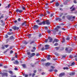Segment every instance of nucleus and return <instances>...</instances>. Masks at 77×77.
<instances>
[{"label":"nucleus","instance_id":"1","mask_svg":"<svg viewBox=\"0 0 77 77\" xmlns=\"http://www.w3.org/2000/svg\"><path fill=\"white\" fill-rule=\"evenodd\" d=\"M27 55H29L28 56V57H29V58H31L32 57H33V56H35V53H33L31 54V53H30V52H27Z\"/></svg>","mask_w":77,"mask_h":77},{"label":"nucleus","instance_id":"2","mask_svg":"<svg viewBox=\"0 0 77 77\" xmlns=\"http://www.w3.org/2000/svg\"><path fill=\"white\" fill-rule=\"evenodd\" d=\"M52 41H53V38L49 36L48 38V39H45V42L46 43L47 42H52Z\"/></svg>","mask_w":77,"mask_h":77},{"label":"nucleus","instance_id":"3","mask_svg":"<svg viewBox=\"0 0 77 77\" xmlns=\"http://www.w3.org/2000/svg\"><path fill=\"white\" fill-rule=\"evenodd\" d=\"M36 37H34V38H32V39H30V41H31L30 43V44H34L35 43V39Z\"/></svg>","mask_w":77,"mask_h":77},{"label":"nucleus","instance_id":"4","mask_svg":"<svg viewBox=\"0 0 77 77\" xmlns=\"http://www.w3.org/2000/svg\"><path fill=\"white\" fill-rule=\"evenodd\" d=\"M0 74H1L2 77H4V76H6L7 77L8 75V73L6 72L2 73V72H0Z\"/></svg>","mask_w":77,"mask_h":77},{"label":"nucleus","instance_id":"5","mask_svg":"<svg viewBox=\"0 0 77 77\" xmlns=\"http://www.w3.org/2000/svg\"><path fill=\"white\" fill-rule=\"evenodd\" d=\"M12 29L14 30H18L19 29V27H18L16 26H14L12 27Z\"/></svg>","mask_w":77,"mask_h":77},{"label":"nucleus","instance_id":"6","mask_svg":"<svg viewBox=\"0 0 77 77\" xmlns=\"http://www.w3.org/2000/svg\"><path fill=\"white\" fill-rule=\"evenodd\" d=\"M33 28L34 30H38L39 29V26L36 25H35L34 26Z\"/></svg>","mask_w":77,"mask_h":77},{"label":"nucleus","instance_id":"7","mask_svg":"<svg viewBox=\"0 0 77 77\" xmlns=\"http://www.w3.org/2000/svg\"><path fill=\"white\" fill-rule=\"evenodd\" d=\"M16 12L17 13L19 12V13H22L23 12V10H20L19 9H17L16 10Z\"/></svg>","mask_w":77,"mask_h":77},{"label":"nucleus","instance_id":"8","mask_svg":"<svg viewBox=\"0 0 77 77\" xmlns=\"http://www.w3.org/2000/svg\"><path fill=\"white\" fill-rule=\"evenodd\" d=\"M50 68H52V69H50V70H48V71H49V72H53V69H54V68H55V67L53 66H51Z\"/></svg>","mask_w":77,"mask_h":77},{"label":"nucleus","instance_id":"9","mask_svg":"<svg viewBox=\"0 0 77 77\" xmlns=\"http://www.w3.org/2000/svg\"><path fill=\"white\" fill-rule=\"evenodd\" d=\"M59 41V39L57 38H55L52 42V43L53 44H54V42H58Z\"/></svg>","mask_w":77,"mask_h":77},{"label":"nucleus","instance_id":"10","mask_svg":"<svg viewBox=\"0 0 77 77\" xmlns=\"http://www.w3.org/2000/svg\"><path fill=\"white\" fill-rule=\"evenodd\" d=\"M46 22V24L47 25H49L51 24V23L50 21H49V20H47L45 21Z\"/></svg>","mask_w":77,"mask_h":77},{"label":"nucleus","instance_id":"11","mask_svg":"<svg viewBox=\"0 0 77 77\" xmlns=\"http://www.w3.org/2000/svg\"><path fill=\"white\" fill-rule=\"evenodd\" d=\"M26 23H27V22L26 21H24V22H23L22 24H21V26H26L27 25L26 24Z\"/></svg>","mask_w":77,"mask_h":77},{"label":"nucleus","instance_id":"12","mask_svg":"<svg viewBox=\"0 0 77 77\" xmlns=\"http://www.w3.org/2000/svg\"><path fill=\"white\" fill-rule=\"evenodd\" d=\"M49 45H46L45 46V47H46L45 48V50H48V49H49Z\"/></svg>","mask_w":77,"mask_h":77},{"label":"nucleus","instance_id":"13","mask_svg":"<svg viewBox=\"0 0 77 77\" xmlns=\"http://www.w3.org/2000/svg\"><path fill=\"white\" fill-rule=\"evenodd\" d=\"M14 39H15V38L13 36H11L9 38L10 40H14Z\"/></svg>","mask_w":77,"mask_h":77},{"label":"nucleus","instance_id":"14","mask_svg":"<svg viewBox=\"0 0 77 77\" xmlns=\"http://www.w3.org/2000/svg\"><path fill=\"white\" fill-rule=\"evenodd\" d=\"M51 65V63L49 62H48L47 63H45V65L46 66H48Z\"/></svg>","mask_w":77,"mask_h":77},{"label":"nucleus","instance_id":"15","mask_svg":"<svg viewBox=\"0 0 77 77\" xmlns=\"http://www.w3.org/2000/svg\"><path fill=\"white\" fill-rule=\"evenodd\" d=\"M65 75V73H61L59 75V77H62V76Z\"/></svg>","mask_w":77,"mask_h":77},{"label":"nucleus","instance_id":"16","mask_svg":"<svg viewBox=\"0 0 77 77\" xmlns=\"http://www.w3.org/2000/svg\"><path fill=\"white\" fill-rule=\"evenodd\" d=\"M55 20H56V21L58 20V21H60L62 20V19H61V18H60V17L56 18L55 19Z\"/></svg>","mask_w":77,"mask_h":77},{"label":"nucleus","instance_id":"17","mask_svg":"<svg viewBox=\"0 0 77 77\" xmlns=\"http://www.w3.org/2000/svg\"><path fill=\"white\" fill-rule=\"evenodd\" d=\"M75 73V72H70L69 74V75H74Z\"/></svg>","mask_w":77,"mask_h":77},{"label":"nucleus","instance_id":"18","mask_svg":"<svg viewBox=\"0 0 77 77\" xmlns=\"http://www.w3.org/2000/svg\"><path fill=\"white\" fill-rule=\"evenodd\" d=\"M68 49H69V47H67L66 48L65 51H66V52H68L69 51H71V49L69 50H69H68Z\"/></svg>","mask_w":77,"mask_h":77},{"label":"nucleus","instance_id":"19","mask_svg":"<svg viewBox=\"0 0 77 77\" xmlns=\"http://www.w3.org/2000/svg\"><path fill=\"white\" fill-rule=\"evenodd\" d=\"M66 17L69 20H71V19H72V17H70L69 16H67Z\"/></svg>","mask_w":77,"mask_h":77},{"label":"nucleus","instance_id":"20","mask_svg":"<svg viewBox=\"0 0 77 77\" xmlns=\"http://www.w3.org/2000/svg\"><path fill=\"white\" fill-rule=\"evenodd\" d=\"M13 63H14V64H18L19 63L18 62V61L15 60V62H14Z\"/></svg>","mask_w":77,"mask_h":77},{"label":"nucleus","instance_id":"21","mask_svg":"<svg viewBox=\"0 0 77 77\" xmlns=\"http://www.w3.org/2000/svg\"><path fill=\"white\" fill-rule=\"evenodd\" d=\"M29 43V42H27L26 41H24L23 42V44H25V45H27V44H28Z\"/></svg>","mask_w":77,"mask_h":77},{"label":"nucleus","instance_id":"22","mask_svg":"<svg viewBox=\"0 0 77 77\" xmlns=\"http://www.w3.org/2000/svg\"><path fill=\"white\" fill-rule=\"evenodd\" d=\"M12 34H13V32H12L11 33L10 32H8L7 33V35H11Z\"/></svg>","mask_w":77,"mask_h":77},{"label":"nucleus","instance_id":"23","mask_svg":"<svg viewBox=\"0 0 77 77\" xmlns=\"http://www.w3.org/2000/svg\"><path fill=\"white\" fill-rule=\"evenodd\" d=\"M10 6H11V5L8 4L7 6H6L5 7V8H10Z\"/></svg>","mask_w":77,"mask_h":77},{"label":"nucleus","instance_id":"24","mask_svg":"<svg viewBox=\"0 0 77 77\" xmlns=\"http://www.w3.org/2000/svg\"><path fill=\"white\" fill-rule=\"evenodd\" d=\"M56 6L57 7H58V6H59V4L58 2H56Z\"/></svg>","mask_w":77,"mask_h":77},{"label":"nucleus","instance_id":"25","mask_svg":"<svg viewBox=\"0 0 77 77\" xmlns=\"http://www.w3.org/2000/svg\"><path fill=\"white\" fill-rule=\"evenodd\" d=\"M50 57H51L50 55H48V57L47 58V60H50V59H51Z\"/></svg>","mask_w":77,"mask_h":77},{"label":"nucleus","instance_id":"26","mask_svg":"<svg viewBox=\"0 0 77 77\" xmlns=\"http://www.w3.org/2000/svg\"><path fill=\"white\" fill-rule=\"evenodd\" d=\"M69 69V68L67 67H64L63 68V69H64V70L65 69L68 70Z\"/></svg>","mask_w":77,"mask_h":77},{"label":"nucleus","instance_id":"27","mask_svg":"<svg viewBox=\"0 0 77 77\" xmlns=\"http://www.w3.org/2000/svg\"><path fill=\"white\" fill-rule=\"evenodd\" d=\"M28 37L29 38H31V37H32V34H29L28 35Z\"/></svg>","mask_w":77,"mask_h":77},{"label":"nucleus","instance_id":"28","mask_svg":"<svg viewBox=\"0 0 77 77\" xmlns=\"http://www.w3.org/2000/svg\"><path fill=\"white\" fill-rule=\"evenodd\" d=\"M22 8L23 10L26 11V8L24 6L22 7Z\"/></svg>","mask_w":77,"mask_h":77},{"label":"nucleus","instance_id":"29","mask_svg":"<svg viewBox=\"0 0 77 77\" xmlns=\"http://www.w3.org/2000/svg\"><path fill=\"white\" fill-rule=\"evenodd\" d=\"M22 66H23V68H26V64H22Z\"/></svg>","mask_w":77,"mask_h":77},{"label":"nucleus","instance_id":"30","mask_svg":"<svg viewBox=\"0 0 77 77\" xmlns=\"http://www.w3.org/2000/svg\"><path fill=\"white\" fill-rule=\"evenodd\" d=\"M42 24H43V25H45V24H46V22L45 21H43L42 22Z\"/></svg>","mask_w":77,"mask_h":77},{"label":"nucleus","instance_id":"31","mask_svg":"<svg viewBox=\"0 0 77 77\" xmlns=\"http://www.w3.org/2000/svg\"><path fill=\"white\" fill-rule=\"evenodd\" d=\"M9 50V49H7L6 51L4 52V54H5V53H6L7 51H8V50Z\"/></svg>","mask_w":77,"mask_h":77},{"label":"nucleus","instance_id":"32","mask_svg":"<svg viewBox=\"0 0 77 77\" xmlns=\"http://www.w3.org/2000/svg\"><path fill=\"white\" fill-rule=\"evenodd\" d=\"M42 62H45V61H46V59H42L41 60Z\"/></svg>","mask_w":77,"mask_h":77},{"label":"nucleus","instance_id":"33","mask_svg":"<svg viewBox=\"0 0 77 77\" xmlns=\"http://www.w3.org/2000/svg\"><path fill=\"white\" fill-rule=\"evenodd\" d=\"M2 49H3V50H4V49H5V47L4 46H3V45H2V47L1 48Z\"/></svg>","mask_w":77,"mask_h":77},{"label":"nucleus","instance_id":"34","mask_svg":"<svg viewBox=\"0 0 77 77\" xmlns=\"http://www.w3.org/2000/svg\"><path fill=\"white\" fill-rule=\"evenodd\" d=\"M75 8H72V9L71 10V11H72H72H75Z\"/></svg>","mask_w":77,"mask_h":77},{"label":"nucleus","instance_id":"35","mask_svg":"<svg viewBox=\"0 0 77 77\" xmlns=\"http://www.w3.org/2000/svg\"><path fill=\"white\" fill-rule=\"evenodd\" d=\"M63 15V13H62L60 14L59 17H62V15Z\"/></svg>","mask_w":77,"mask_h":77},{"label":"nucleus","instance_id":"36","mask_svg":"<svg viewBox=\"0 0 77 77\" xmlns=\"http://www.w3.org/2000/svg\"><path fill=\"white\" fill-rule=\"evenodd\" d=\"M40 17H44V14H41L39 15Z\"/></svg>","mask_w":77,"mask_h":77},{"label":"nucleus","instance_id":"37","mask_svg":"<svg viewBox=\"0 0 77 77\" xmlns=\"http://www.w3.org/2000/svg\"><path fill=\"white\" fill-rule=\"evenodd\" d=\"M45 50V48H44V47H43L41 49L42 51H44V50Z\"/></svg>","mask_w":77,"mask_h":77},{"label":"nucleus","instance_id":"38","mask_svg":"<svg viewBox=\"0 0 77 77\" xmlns=\"http://www.w3.org/2000/svg\"><path fill=\"white\" fill-rule=\"evenodd\" d=\"M31 51L32 53H33V52H35V50L33 49H32L31 50Z\"/></svg>","mask_w":77,"mask_h":77},{"label":"nucleus","instance_id":"39","mask_svg":"<svg viewBox=\"0 0 77 77\" xmlns=\"http://www.w3.org/2000/svg\"><path fill=\"white\" fill-rule=\"evenodd\" d=\"M47 32L48 33H49V34H50V32H51V30H48Z\"/></svg>","mask_w":77,"mask_h":77},{"label":"nucleus","instance_id":"40","mask_svg":"<svg viewBox=\"0 0 77 77\" xmlns=\"http://www.w3.org/2000/svg\"><path fill=\"white\" fill-rule=\"evenodd\" d=\"M5 48H8L9 47V45H5Z\"/></svg>","mask_w":77,"mask_h":77},{"label":"nucleus","instance_id":"41","mask_svg":"<svg viewBox=\"0 0 77 77\" xmlns=\"http://www.w3.org/2000/svg\"><path fill=\"white\" fill-rule=\"evenodd\" d=\"M66 40H67V41L68 40H70V37H67L66 39Z\"/></svg>","mask_w":77,"mask_h":77},{"label":"nucleus","instance_id":"42","mask_svg":"<svg viewBox=\"0 0 77 77\" xmlns=\"http://www.w3.org/2000/svg\"><path fill=\"white\" fill-rule=\"evenodd\" d=\"M75 65V62H73V63H72L71 66H72V65Z\"/></svg>","mask_w":77,"mask_h":77},{"label":"nucleus","instance_id":"43","mask_svg":"<svg viewBox=\"0 0 77 77\" xmlns=\"http://www.w3.org/2000/svg\"><path fill=\"white\" fill-rule=\"evenodd\" d=\"M39 56V53H37L36 55V56L38 57Z\"/></svg>","mask_w":77,"mask_h":77},{"label":"nucleus","instance_id":"44","mask_svg":"<svg viewBox=\"0 0 77 77\" xmlns=\"http://www.w3.org/2000/svg\"><path fill=\"white\" fill-rule=\"evenodd\" d=\"M57 45H58V43H56L54 44V46H57Z\"/></svg>","mask_w":77,"mask_h":77},{"label":"nucleus","instance_id":"45","mask_svg":"<svg viewBox=\"0 0 77 77\" xmlns=\"http://www.w3.org/2000/svg\"><path fill=\"white\" fill-rule=\"evenodd\" d=\"M9 72L10 73V74H13V72H12V71H10Z\"/></svg>","mask_w":77,"mask_h":77},{"label":"nucleus","instance_id":"46","mask_svg":"<svg viewBox=\"0 0 77 77\" xmlns=\"http://www.w3.org/2000/svg\"><path fill=\"white\" fill-rule=\"evenodd\" d=\"M38 25L41 26L42 24V22H41L40 23H38Z\"/></svg>","mask_w":77,"mask_h":77},{"label":"nucleus","instance_id":"47","mask_svg":"<svg viewBox=\"0 0 77 77\" xmlns=\"http://www.w3.org/2000/svg\"><path fill=\"white\" fill-rule=\"evenodd\" d=\"M56 49V50H59V47H57L55 48Z\"/></svg>","mask_w":77,"mask_h":77},{"label":"nucleus","instance_id":"48","mask_svg":"<svg viewBox=\"0 0 77 77\" xmlns=\"http://www.w3.org/2000/svg\"><path fill=\"white\" fill-rule=\"evenodd\" d=\"M63 41L62 42H65V39L64 38H63Z\"/></svg>","mask_w":77,"mask_h":77},{"label":"nucleus","instance_id":"49","mask_svg":"<svg viewBox=\"0 0 77 77\" xmlns=\"http://www.w3.org/2000/svg\"><path fill=\"white\" fill-rule=\"evenodd\" d=\"M8 37H9V36H8V35H5V38H8Z\"/></svg>","mask_w":77,"mask_h":77},{"label":"nucleus","instance_id":"50","mask_svg":"<svg viewBox=\"0 0 77 77\" xmlns=\"http://www.w3.org/2000/svg\"><path fill=\"white\" fill-rule=\"evenodd\" d=\"M45 30H48V27L47 26H45Z\"/></svg>","mask_w":77,"mask_h":77},{"label":"nucleus","instance_id":"51","mask_svg":"<svg viewBox=\"0 0 77 77\" xmlns=\"http://www.w3.org/2000/svg\"><path fill=\"white\" fill-rule=\"evenodd\" d=\"M36 23H39L40 20H38L36 21Z\"/></svg>","mask_w":77,"mask_h":77},{"label":"nucleus","instance_id":"52","mask_svg":"<svg viewBox=\"0 0 77 77\" xmlns=\"http://www.w3.org/2000/svg\"><path fill=\"white\" fill-rule=\"evenodd\" d=\"M67 4V2H64V5H65Z\"/></svg>","mask_w":77,"mask_h":77},{"label":"nucleus","instance_id":"53","mask_svg":"<svg viewBox=\"0 0 77 77\" xmlns=\"http://www.w3.org/2000/svg\"><path fill=\"white\" fill-rule=\"evenodd\" d=\"M3 15H4V14L2 15V16L0 17L1 18H3L4 17V16H3Z\"/></svg>","mask_w":77,"mask_h":77},{"label":"nucleus","instance_id":"54","mask_svg":"<svg viewBox=\"0 0 77 77\" xmlns=\"http://www.w3.org/2000/svg\"><path fill=\"white\" fill-rule=\"evenodd\" d=\"M46 13H47V14H50V12H49V11H46Z\"/></svg>","mask_w":77,"mask_h":77},{"label":"nucleus","instance_id":"55","mask_svg":"<svg viewBox=\"0 0 77 77\" xmlns=\"http://www.w3.org/2000/svg\"><path fill=\"white\" fill-rule=\"evenodd\" d=\"M41 36H42V34L41 33L39 34V35H38L39 37H41Z\"/></svg>","mask_w":77,"mask_h":77},{"label":"nucleus","instance_id":"56","mask_svg":"<svg viewBox=\"0 0 77 77\" xmlns=\"http://www.w3.org/2000/svg\"><path fill=\"white\" fill-rule=\"evenodd\" d=\"M15 57H16V58H18V55H17V54H16Z\"/></svg>","mask_w":77,"mask_h":77},{"label":"nucleus","instance_id":"57","mask_svg":"<svg viewBox=\"0 0 77 77\" xmlns=\"http://www.w3.org/2000/svg\"><path fill=\"white\" fill-rule=\"evenodd\" d=\"M18 21H21V18H19L18 19Z\"/></svg>","mask_w":77,"mask_h":77},{"label":"nucleus","instance_id":"58","mask_svg":"<svg viewBox=\"0 0 77 77\" xmlns=\"http://www.w3.org/2000/svg\"><path fill=\"white\" fill-rule=\"evenodd\" d=\"M58 35H61V31H60L59 32V33H58Z\"/></svg>","mask_w":77,"mask_h":77},{"label":"nucleus","instance_id":"59","mask_svg":"<svg viewBox=\"0 0 77 77\" xmlns=\"http://www.w3.org/2000/svg\"><path fill=\"white\" fill-rule=\"evenodd\" d=\"M54 0H52L50 2V3H53L54 2Z\"/></svg>","mask_w":77,"mask_h":77},{"label":"nucleus","instance_id":"60","mask_svg":"<svg viewBox=\"0 0 77 77\" xmlns=\"http://www.w3.org/2000/svg\"><path fill=\"white\" fill-rule=\"evenodd\" d=\"M13 53V51L11 50L10 51V54H12Z\"/></svg>","mask_w":77,"mask_h":77},{"label":"nucleus","instance_id":"61","mask_svg":"<svg viewBox=\"0 0 77 77\" xmlns=\"http://www.w3.org/2000/svg\"><path fill=\"white\" fill-rule=\"evenodd\" d=\"M4 68H8V66H4Z\"/></svg>","mask_w":77,"mask_h":77},{"label":"nucleus","instance_id":"62","mask_svg":"<svg viewBox=\"0 0 77 77\" xmlns=\"http://www.w3.org/2000/svg\"><path fill=\"white\" fill-rule=\"evenodd\" d=\"M44 74H45V73L44 72H43L42 73V75H44Z\"/></svg>","mask_w":77,"mask_h":77},{"label":"nucleus","instance_id":"63","mask_svg":"<svg viewBox=\"0 0 77 77\" xmlns=\"http://www.w3.org/2000/svg\"><path fill=\"white\" fill-rule=\"evenodd\" d=\"M25 77H28V75L26 74L25 75Z\"/></svg>","mask_w":77,"mask_h":77},{"label":"nucleus","instance_id":"64","mask_svg":"<svg viewBox=\"0 0 77 77\" xmlns=\"http://www.w3.org/2000/svg\"><path fill=\"white\" fill-rule=\"evenodd\" d=\"M14 23H17V20H15V21H14Z\"/></svg>","mask_w":77,"mask_h":77}]
</instances>
